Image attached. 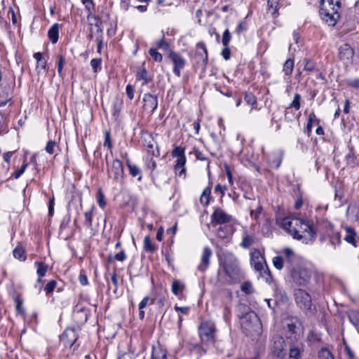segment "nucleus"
<instances>
[{
    "instance_id": "1",
    "label": "nucleus",
    "mask_w": 359,
    "mask_h": 359,
    "mask_svg": "<svg viewBox=\"0 0 359 359\" xmlns=\"http://www.w3.org/2000/svg\"><path fill=\"white\" fill-rule=\"evenodd\" d=\"M279 225L294 239L301 241L305 244L313 242L317 236L316 229L311 219L295 217L291 220L285 217Z\"/></svg>"
},
{
    "instance_id": "2",
    "label": "nucleus",
    "mask_w": 359,
    "mask_h": 359,
    "mask_svg": "<svg viewBox=\"0 0 359 359\" xmlns=\"http://www.w3.org/2000/svg\"><path fill=\"white\" fill-rule=\"evenodd\" d=\"M219 264L226 275L232 280H237L241 275L239 264L236 256L231 252L224 251L218 255Z\"/></svg>"
},
{
    "instance_id": "3",
    "label": "nucleus",
    "mask_w": 359,
    "mask_h": 359,
    "mask_svg": "<svg viewBox=\"0 0 359 359\" xmlns=\"http://www.w3.org/2000/svg\"><path fill=\"white\" fill-rule=\"evenodd\" d=\"M244 309L245 313L238 314L241 320V325L246 332L256 331L259 326V318L257 314L245 306H241Z\"/></svg>"
},
{
    "instance_id": "4",
    "label": "nucleus",
    "mask_w": 359,
    "mask_h": 359,
    "mask_svg": "<svg viewBox=\"0 0 359 359\" xmlns=\"http://www.w3.org/2000/svg\"><path fill=\"white\" fill-rule=\"evenodd\" d=\"M340 9H335L327 0L320 1V13L323 20L330 26H334L340 18Z\"/></svg>"
},
{
    "instance_id": "5",
    "label": "nucleus",
    "mask_w": 359,
    "mask_h": 359,
    "mask_svg": "<svg viewBox=\"0 0 359 359\" xmlns=\"http://www.w3.org/2000/svg\"><path fill=\"white\" fill-rule=\"evenodd\" d=\"M287 269L290 273V276L293 282L299 286H306L310 281L311 277V272L309 269L293 266H287Z\"/></svg>"
},
{
    "instance_id": "6",
    "label": "nucleus",
    "mask_w": 359,
    "mask_h": 359,
    "mask_svg": "<svg viewBox=\"0 0 359 359\" xmlns=\"http://www.w3.org/2000/svg\"><path fill=\"white\" fill-rule=\"evenodd\" d=\"M250 262L254 269L257 271H259L260 275L264 277L266 280H268L269 278H271V273L266 263L264 257L259 250H254L250 253Z\"/></svg>"
},
{
    "instance_id": "7",
    "label": "nucleus",
    "mask_w": 359,
    "mask_h": 359,
    "mask_svg": "<svg viewBox=\"0 0 359 359\" xmlns=\"http://www.w3.org/2000/svg\"><path fill=\"white\" fill-rule=\"evenodd\" d=\"M294 299L297 304L306 313H313L311 297L308 292L302 289L294 291Z\"/></svg>"
},
{
    "instance_id": "8",
    "label": "nucleus",
    "mask_w": 359,
    "mask_h": 359,
    "mask_svg": "<svg viewBox=\"0 0 359 359\" xmlns=\"http://www.w3.org/2000/svg\"><path fill=\"white\" fill-rule=\"evenodd\" d=\"M323 226L325 232L320 236V241L323 242L328 238L330 243L333 246L340 244L341 235L339 231L334 229V225L330 222H326L323 223Z\"/></svg>"
},
{
    "instance_id": "9",
    "label": "nucleus",
    "mask_w": 359,
    "mask_h": 359,
    "mask_svg": "<svg viewBox=\"0 0 359 359\" xmlns=\"http://www.w3.org/2000/svg\"><path fill=\"white\" fill-rule=\"evenodd\" d=\"M107 173L109 178L114 182L122 183L124 177V170L122 162L118 159H114L112 163L107 164Z\"/></svg>"
},
{
    "instance_id": "10",
    "label": "nucleus",
    "mask_w": 359,
    "mask_h": 359,
    "mask_svg": "<svg viewBox=\"0 0 359 359\" xmlns=\"http://www.w3.org/2000/svg\"><path fill=\"white\" fill-rule=\"evenodd\" d=\"M299 322L297 318H291L290 322L287 324V328L285 330V337L288 341H299L301 337V331L297 325H299Z\"/></svg>"
},
{
    "instance_id": "11",
    "label": "nucleus",
    "mask_w": 359,
    "mask_h": 359,
    "mask_svg": "<svg viewBox=\"0 0 359 359\" xmlns=\"http://www.w3.org/2000/svg\"><path fill=\"white\" fill-rule=\"evenodd\" d=\"M168 57L172 61L173 65V73L177 77L181 76V70L186 65V59L179 53L170 50L168 53Z\"/></svg>"
},
{
    "instance_id": "12",
    "label": "nucleus",
    "mask_w": 359,
    "mask_h": 359,
    "mask_svg": "<svg viewBox=\"0 0 359 359\" xmlns=\"http://www.w3.org/2000/svg\"><path fill=\"white\" fill-rule=\"evenodd\" d=\"M60 339L65 347L72 348L78 339V334L75 328L68 327L63 332Z\"/></svg>"
},
{
    "instance_id": "13",
    "label": "nucleus",
    "mask_w": 359,
    "mask_h": 359,
    "mask_svg": "<svg viewBox=\"0 0 359 359\" xmlns=\"http://www.w3.org/2000/svg\"><path fill=\"white\" fill-rule=\"evenodd\" d=\"M289 359H302L304 352V345L302 342L288 341Z\"/></svg>"
},
{
    "instance_id": "14",
    "label": "nucleus",
    "mask_w": 359,
    "mask_h": 359,
    "mask_svg": "<svg viewBox=\"0 0 359 359\" xmlns=\"http://www.w3.org/2000/svg\"><path fill=\"white\" fill-rule=\"evenodd\" d=\"M195 59L196 60V63L200 65L203 68L206 67L208 61V50L204 43L199 42L196 44Z\"/></svg>"
},
{
    "instance_id": "15",
    "label": "nucleus",
    "mask_w": 359,
    "mask_h": 359,
    "mask_svg": "<svg viewBox=\"0 0 359 359\" xmlns=\"http://www.w3.org/2000/svg\"><path fill=\"white\" fill-rule=\"evenodd\" d=\"M143 145L147 148V151L153 156H158L160 155L158 148L156 145L154 137L151 133H146L142 136Z\"/></svg>"
},
{
    "instance_id": "16",
    "label": "nucleus",
    "mask_w": 359,
    "mask_h": 359,
    "mask_svg": "<svg viewBox=\"0 0 359 359\" xmlns=\"http://www.w3.org/2000/svg\"><path fill=\"white\" fill-rule=\"evenodd\" d=\"M215 327L212 325L203 323L199 327V334L201 340L205 342H212Z\"/></svg>"
},
{
    "instance_id": "17",
    "label": "nucleus",
    "mask_w": 359,
    "mask_h": 359,
    "mask_svg": "<svg viewBox=\"0 0 359 359\" xmlns=\"http://www.w3.org/2000/svg\"><path fill=\"white\" fill-rule=\"evenodd\" d=\"M231 219V216L227 215L223 210L219 208H215L213 213L211 215V222L212 224H226L229 222Z\"/></svg>"
},
{
    "instance_id": "18",
    "label": "nucleus",
    "mask_w": 359,
    "mask_h": 359,
    "mask_svg": "<svg viewBox=\"0 0 359 359\" xmlns=\"http://www.w3.org/2000/svg\"><path fill=\"white\" fill-rule=\"evenodd\" d=\"M354 55L353 49L348 43L342 44L339 48V57L344 63L349 64Z\"/></svg>"
},
{
    "instance_id": "19",
    "label": "nucleus",
    "mask_w": 359,
    "mask_h": 359,
    "mask_svg": "<svg viewBox=\"0 0 359 359\" xmlns=\"http://www.w3.org/2000/svg\"><path fill=\"white\" fill-rule=\"evenodd\" d=\"M212 255V252L210 248L208 246L204 247L201 255V262L198 266V269L200 271L204 272L206 271L210 265V259Z\"/></svg>"
},
{
    "instance_id": "20",
    "label": "nucleus",
    "mask_w": 359,
    "mask_h": 359,
    "mask_svg": "<svg viewBox=\"0 0 359 359\" xmlns=\"http://www.w3.org/2000/svg\"><path fill=\"white\" fill-rule=\"evenodd\" d=\"M144 108L145 110H149L153 113L158 107L157 96L153 95L150 93H146L143 97Z\"/></svg>"
},
{
    "instance_id": "21",
    "label": "nucleus",
    "mask_w": 359,
    "mask_h": 359,
    "mask_svg": "<svg viewBox=\"0 0 359 359\" xmlns=\"http://www.w3.org/2000/svg\"><path fill=\"white\" fill-rule=\"evenodd\" d=\"M274 353L278 358H283L285 355V341L283 337H278L274 341Z\"/></svg>"
},
{
    "instance_id": "22",
    "label": "nucleus",
    "mask_w": 359,
    "mask_h": 359,
    "mask_svg": "<svg viewBox=\"0 0 359 359\" xmlns=\"http://www.w3.org/2000/svg\"><path fill=\"white\" fill-rule=\"evenodd\" d=\"M186 161L187 160L185 156L178 158L176 160L175 165V170L176 174H177L180 177L184 175V178L185 177L186 175Z\"/></svg>"
},
{
    "instance_id": "23",
    "label": "nucleus",
    "mask_w": 359,
    "mask_h": 359,
    "mask_svg": "<svg viewBox=\"0 0 359 359\" xmlns=\"http://www.w3.org/2000/svg\"><path fill=\"white\" fill-rule=\"evenodd\" d=\"M346 215L352 221H356L359 217V205L357 203L350 204L346 210Z\"/></svg>"
},
{
    "instance_id": "24",
    "label": "nucleus",
    "mask_w": 359,
    "mask_h": 359,
    "mask_svg": "<svg viewBox=\"0 0 359 359\" xmlns=\"http://www.w3.org/2000/svg\"><path fill=\"white\" fill-rule=\"evenodd\" d=\"M60 25L57 23H55L48 32V36L52 43H56L59 38V29Z\"/></svg>"
},
{
    "instance_id": "25",
    "label": "nucleus",
    "mask_w": 359,
    "mask_h": 359,
    "mask_svg": "<svg viewBox=\"0 0 359 359\" xmlns=\"http://www.w3.org/2000/svg\"><path fill=\"white\" fill-rule=\"evenodd\" d=\"M345 231H346V236L344 237V240L353 245L354 247H356V241H355V237L357 236V233L355 231V229L351 226H346L345 228Z\"/></svg>"
},
{
    "instance_id": "26",
    "label": "nucleus",
    "mask_w": 359,
    "mask_h": 359,
    "mask_svg": "<svg viewBox=\"0 0 359 359\" xmlns=\"http://www.w3.org/2000/svg\"><path fill=\"white\" fill-rule=\"evenodd\" d=\"M268 11L271 12L273 18H277L279 15L280 0H267Z\"/></svg>"
},
{
    "instance_id": "27",
    "label": "nucleus",
    "mask_w": 359,
    "mask_h": 359,
    "mask_svg": "<svg viewBox=\"0 0 359 359\" xmlns=\"http://www.w3.org/2000/svg\"><path fill=\"white\" fill-rule=\"evenodd\" d=\"M136 79L137 80H143L142 85H147L152 80L151 77L149 75L147 71L144 68H139L137 70Z\"/></svg>"
},
{
    "instance_id": "28",
    "label": "nucleus",
    "mask_w": 359,
    "mask_h": 359,
    "mask_svg": "<svg viewBox=\"0 0 359 359\" xmlns=\"http://www.w3.org/2000/svg\"><path fill=\"white\" fill-rule=\"evenodd\" d=\"M13 257L21 262L27 259V255L25 248L22 245H18L13 250Z\"/></svg>"
},
{
    "instance_id": "29",
    "label": "nucleus",
    "mask_w": 359,
    "mask_h": 359,
    "mask_svg": "<svg viewBox=\"0 0 359 359\" xmlns=\"http://www.w3.org/2000/svg\"><path fill=\"white\" fill-rule=\"evenodd\" d=\"M126 164L128 168L130 174L133 177H137V180L140 181L142 177V174L140 168L134 164H131L129 160L127 161Z\"/></svg>"
},
{
    "instance_id": "30",
    "label": "nucleus",
    "mask_w": 359,
    "mask_h": 359,
    "mask_svg": "<svg viewBox=\"0 0 359 359\" xmlns=\"http://www.w3.org/2000/svg\"><path fill=\"white\" fill-rule=\"evenodd\" d=\"M151 359H168L167 352L161 347H153Z\"/></svg>"
},
{
    "instance_id": "31",
    "label": "nucleus",
    "mask_w": 359,
    "mask_h": 359,
    "mask_svg": "<svg viewBox=\"0 0 359 359\" xmlns=\"http://www.w3.org/2000/svg\"><path fill=\"white\" fill-rule=\"evenodd\" d=\"M294 62L292 59H287L283 64V72L285 76H290L294 69Z\"/></svg>"
},
{
    "instance_id": "32",
    "label": "nucleus",
    "mask_w": 359,
    "mask_h": 359,
    "mask_svg": "<svg viewBox=\"0 0 359 359\" xmlns=\"http://www.w3.org/2000/svg\"><path fill=\"white\" fill-rule=\"evenodd\" d=\"M304 70L309 72L318 71L316 63L314 60L310 58L304 59Z\"/></svg>"
},
{
    "instance_id": "33",
    "label": "nucleus",
    "mask_w": 359,
    "mask_h": 359,
    "mask_svg": "<svg viewBox=\"0 0 359 359\" xmlns=\"http://www.w3.org/2000/svg\"><path fill=\"white\" fill-rule=\"evenodd\" d=\"M34 57L36 59V62H37L36 69L38 70L39 73L40 72L39 69L45 71L46 68V62H46V60L42 57L41 53L39 52L34 53Z\"/></svg>"
},
{
    "instance_id": "34",
    "label": "nucleus",
    "mask_w": 359,
    "mask_h": 359,
    "mask_svg": "<svg viewBox=\"0 0 359 359\" xmlns=\"http://www.w3.org/2000/svg\"><path fill=\"white\" fill-rule=\"evenodd\" d=\"M211 194V187H207L203 191L200 198V201L202 205L207 206L209 204V198Z\"/></svg>"
},
{
    "instance_id": "35",
    "label": "nucleus",
    "mask_w": 359,
    "mask_h": 359,
    "mask_svg": "<svg viewBox=\"0 0 359 359\" xmlns=\"http://www.w3.org/2000/svg\"><path fill=\"white\" fill-rule=\"evenodd\" d=\"M15 304V310L16 313L18 315L24 316L25 310L23 309V300L22 299L20 295H17L14 298Z\"/></svg>"
},
{
    "instance_id": "36",
    "label": "nucleus",
    "mask_w": 359,
    "mask_h": 359,
    "mask_svg": "<svg viewBox=\"0 0 359 359\" xmlns=\"http://www.w3.org/2000/svg\"><path fill=\"white\" fill-rule=\"evenodd\" d=\"M34 264L37 266L36 273L39 278L43 277L47 271L48 265L42 262H36Z\"/></svg>"
},
{
    "instance_id": "37",
    "label": "nucleus",
    "mask_w": 359,
    "mask_h": 359,
    "mask_svg": "<svg viewBox=\"0 0 359 359\" xmlns=\"http://www.w3.org/2000/svg\"><path fill=\"white\" fill-rule=\"evenodd\" d=\"M244 100L248 104L252 106L250 111H252V109L256 107L257 98L252 93H245L244 95Z\"/></svg>"
},
{
    "instance_id": "38",
    "label": "nucleus",
    "mask_w": 359,
    "mask_h": 359,
    "mask_svg": "<svg viewBox=\"0 0 359 359\" xmlns=\"http://www.w3.org/2000/svg\"><path fill=\"white\" fill-rule=\"evenodd\" d=\"M283 252H284V255L285 256V266H286V267L287 266H290V265L292 266V262L293 259L295 257V255H294V252L292 251V250H291L290 248H285L283 250Z\"/></svg>"
},
{
    "instance_id": "39",
    "label": "nucleus",
    "mask_w": 359,
    "mask_h": 359,
    "mask_svg": "<svg viewBox=\"0 0 359 359\" xmlns=\"http://www.w3.org/2000/svg\"><path fill=\"white\" fill-rule=\"evenodd\" d=\"M184 289V285L182 284L179 280H174L172 284V292L177 296L181 293Z\"/></svg>"
},
{
    "instance_id": "40",
    "label": "nucleus",
    "mask_w": 359,
    "mask_h": 359,
    "mask_svg": "<svg viewBox=\"0 0 359 359\" xmlns=\"http://www.w3.org/2000/svg\"><path fill=\"white\" fill-rule=\"evenodd\" d=\"M302 100V96L299 93H295L293 97V100L289 104L287 109L290 108H294L295 110H299L301 107L300 101Z\"/></svg>"
},
{
    "instance_id": "41",
    "label": "nucleus",
    "mask_w": 359,
    "mask_h": 359,
    "mask_svg": "<svg viewBox=\"0 0 359 359\" xmlns=\"http://www.w3.org/2000/svg\"><path fill=\"white\" fill-rule=\"evenodd\" d=\"M87 20L89 22V25L92 26L94 25L95 26H97L98 23H102V20L100 18L93 13H87Z\"/></svg>"
},
{
    "instance_id": "42",
    "label": "nucleus",
    "mask_w": 359,
    "mask_h": 359,
    "mask_svg": "<svg viewBox=\"0 0 359 359\" xmlns=\"http://www.w3.org/2000/svg\"><path fill=\"white\" fill-rule=\"evenodd\" d=\"M97 202L100 208H104L106 206V201L104 195L102 191V189L99 188L97 191Z\"/></svg>"
},
{
    "instance_id": "43",
    "label": "nucleus",
    "mask_w": 359,
    "mask_h": 359,
    "mask_svg": "<svg viewBox=\"0 0 359 359\" xmlns=\"http://www.w3.org/2000/svg\"><path fill=\"white\" fill-rule=\"evenodd\" d=\"M285 264V260L281 256H276L273 258V264L274 267L278 270H281Z\"/></svg>"
},
{
    "instance_id": "44",
    "label": "nucleus",
    "mask_w": 359,
    "mask_h": 359,
    "mask_svg": "<svg viewBox=\"0 0 359 359\" xmlns=\"http://www.w3.org/2000/svg\"><path fill=\"white\" fill-rule=\"evenodd\" d=\"M144 249L145 251L149 252H153L156 250V248L152 244L151 238L149 236H146L144 239Z\"/></svg>"
},
{
    "instance_id": "45",
    "label": "nucleus",
    "mask_w": 359,
    "mask_h": 359,
    "mask_svg": "<svg viewBox=\"0 0 359 359\" xmlns=\"http://www.w3.org/2000/svg\"><path fill=\"white\" fill-rule=\"evenodd\" d=\"M230 226H221L217 230V236L221 238H226L229 233Z\"/></svg>"
},
{
    "instance_id": "46",
    "label": "nucleus",
    "mask_w": 359,
    "mask_h": 359,
    "mask_svg": "<svg viewBox=\"0 0 359 359\" xmlns=\"http://www.w3.org/2000/svg\"><path fill=\"white\" fill-rule=\"evenodd\" d=\"M318 358L319 359H334L331 352L325 348H323L319 351Z\"/></svg>"
},
{
    "instance_id": "47",
    "label": "nucleus",
    "mask_w": 359,
    "mask_h": 359,
    "mask_svg": "<svg viewBox=\"0 0 359 359\" xmlns=\"http://www.w3.org/2000/svg\"><path fill=\"white\" fill-rule=\"evenodd\" d=\"M149 53L155 62H161L162 61L163 56L156 48H151L149 50Z\"/></svg>"
},
{
    "instance_id": "48",
    "label": "nucleus",
    "mask_w": 359,
    "mask_h": 359,
    "mask_svg": "<svg viewBox=\"0 0 359 359\" xmlns=\"http://www.w3.org/2000/svg\"><path fill=\"white\" fill-rule=\"evenodd\" d=\"M102 59L93 58L90 61V66L94 72H97L101 69Z\"/></svg>"
},
{
    "instance_id": "49",
    "label": "nucleus",
    "mask_w": 359,
    "mask_h": 359,
    "mask_svg": "<svg viewBox=\"0 0 359 359\" xmlns=\"http://www.w3.org/2000/svg\"><path fill=\"white\" fill-rule=\"evenodd\" d=\"M155 45L157 48L163 49L164 50H168L170 48V44L167 41L165 40L164 36H163L160 41H156Z\"/></svg>"
},
{
    "instance_id": "50",
    "label": "nucleus",
    "mask_w": 359,
    "mask_h": 359,
    "mask_svg": "<svg viewBox=\"0 0 359 359\" xmlns=\"http://www.w3.org/2000/svg\"><path fill=\"white\" fill-rule=\"evenodd\" d=\"M253 243V237L250 235H245L241 243V246L244 248H248Z\"/></svg>"
},
{
    "instance_id": "51",
    "label": "nucleus",
    "mask_w": 359,
    "mask_h": 359,
    "mask_svg": "<svg viewBox=\"0 0 359 359\" xmlns=\"http://www.w3.org/2000/svg\"><path fill=\"white\" fill-rule=\"evenodd\" d=\"M231 39V34L228 29H225L222 35V45L224 46H229V42Z\"/></svg>"
},
{
    "instance_id": "52",
    "label": "nucleus",
    "mask_w": 359,
    "mask_h": 359,
    "mask_svg": "<svg viewBox=\"0 0 359 359\" xmlns=\"http://www.w3.org/2000/svg\"><path fill=\"white\" fill-rule=\"evenodd\" d=\"M57 286V282L55 280H50L45 286L44 290L46 294L51 293Z\"/></svg>"
},
{
    "instance_id": "53",
    "label": "nucleus",
    "mask_w": 359,
    "mask_h": 359,
    "mask_svg": "<svg viewBox=\"0 0 359 359\" xmlns=\"http://www.w3.org/2000/svg\"><path fill=\"white\" fill-rule=\"evenodd\" d=\"M172 155L174 158H180L182 156H185L184 154V149L182 147H176L172 153Z\"/></svg>"
},
{
    "instance_id": "54",
    "label": "nucleus",
    "mask_w": 359,
    "mask_h": 359,
    "mask_svg": "<svg viewBox=\"0 0 359 359\" xmlns=\"http://www.w3.org/2000/svg\"><path fill=\"white\" fill-rule=\"evenodd\" d=\"M85 221L84 224L88 227L90 228L92 226L93 222V212L91 210L87 211L84 213Z\"/></svg>"
},
{
    "instance_id": "55",
    "label": "nucleus",
    "mask_w": 359,
    "mask_h": 359,
    "mask_svg": "<svg viewBox=\"0 0 359 359\" xmlns=\"http://www.w3.org/2000/svg\"><path fill=\"white\" fill-rule=\"evenodd\" d=\"M241 291L245 294H251L253 292L252 285L250 282H245L241 285Z\"/></svg>"
},
{
    "instance_id": "56",
    "label": "nucleus",
    "mask_w": 359,
    "mask_h": 359,
    "mask_svg": "<svg viewBox=\"0 0 359 359\" xmlns=\"http://www.w3.org/2000/svg\"><path fill=\"white\" fill-rule=\"evenodd\" d=\"M262 211V206L261 205V204L259 203H258L256 209L255 210H250L251 217L254 218L255 219L257 220L258 219L259 215L261 214Z\"/></svg>"
},
{
    "instance_id": "57",
    "label": "nucleus",
    "mask_w": 359,
    "mask_h": 359,
    "mask_svg": "<svg viewBox=\"0 0 359 359\" xmlns=\"http://www.w3.org/2000/svg\"><path fill=\"white\" fill-rule=\"evenodd\" d=\"M82 4L85 6V8L88 13H93L95 6L93 0H86L82 1Z\"/></svg>"
},
{
    "instance_id": "58",
    "label": "nucleus",
    "mask_w": 359,
    "mask_h": 359,
    "mask_svg": "<svg viewBox=\"0 0 359 359\" xmlns=\"http://www.w3.org/2000/svg\"><path fill=\"white\" fill-rule=\"evenodd\" d=\"M154 299H151L149 296H146L139 304V309H144L149 304H153Z\"/></svg>"
},
{
    "instance_id": "59",
    "label": "nucleus",
    "mask_w": 359,
    "mask_h": 359,
    "mask_svg": "<svg viewBox=\"0 0 359 359\" xmlns=\"http://www.w3.org/2000/svg\"><path fill=\"white\" fill-rule=\"evenodd\" d=\"M28 164L24 163L20 168L18 169L14 173L13 176L15 179H18L25 171Z\"/></svg>"
},
{
    "instance_id": "60",
    "label": "nucleus",
    "mask_w": 359,
    "mask_h": 359,
    "mask_svg": "<svg viewBox=\"0 0 359 359\" xmlns=\"http://www.w3.org/2000/svg\"><path fill=\"white\" fill-rule=\"evenodd\" d=\"M145 165L146 167L151 171L154 170L156 168V163L152 158H147Z\"/></svg>"
},
{
    "instance_id": "61",
    "label": "nucleus",
    "mask_w": 359,
    "mask_h": 359,
    "mask_svg": "<svg viewBox=\"0 0 359 359\" xmlns=\"http://www.w3.org/2000/svg\"><path fill=\"white\" fill-rule=\"evenodd\" d=\"M104 147H107L108 149H111L112 144L111 141V135L109 131H106L104 133Z\"/></svg>"
},
{
    "instance_id": "62",
    "label": "nucleus",
    "mask_w": 359,
    "mask_h": 359,
    "mask_svg": "<svg viewBox=\"0 0 359 359\" xmlns=\"http://www.w3.org/2000/svg\"><path fill=\"white\" fill-rule=\"evenodd\" d=\"M65 62V57L62 55H58L57 72H58L59 74H61V73H62Z\"/></svg>"
},
{
    "instance_id": "63",
    "label": "nucleus",
    "mask_w": 359,
    "mask_h": 359,
    "mask_svg": "<svg viewBox=\"0 0 359 359\" xmlns=\"http://www.w3.org/2000/svg\"><path fill=\"white\" fill-rule=\"evenodd\" d=\"M55 144L56 143L55 141H49L46 146V152L50 154H53L54 153Z\"/></svg>"
},
{
    "instance_id": "64",
    "label": "nucleus",
    "mask_w": 359,
    "mask_h": 359,
    "mask_svg": "<svg viewBox=\"0 0 359 359\" xmlns=\"http://www.w3.org/2000/svg\"><path fill=\"white\" fill-rule=\"evenodd\" d=\"M221 54L224 60H229L231 57V50L229 48V46H224V48L222 49Z\"/></svg>"
}]
</instances>
